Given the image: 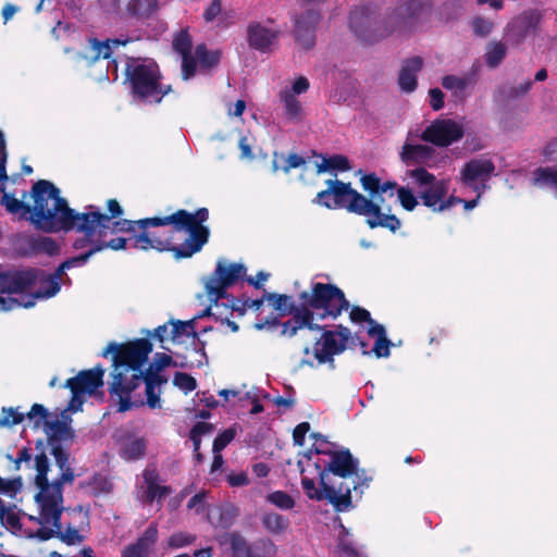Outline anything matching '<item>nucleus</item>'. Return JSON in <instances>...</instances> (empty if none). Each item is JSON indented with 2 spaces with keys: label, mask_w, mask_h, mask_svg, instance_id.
Here are the masks:
<instances>
[{
  "label": "nucleus",
  "mask_w": 557,
  "mask_h": 557,
  "mask_svg": "<svg viewBox=\"0 0 557 557\" xmlns=\"http://www.w3.org/2000/svg\"><path fill=\"white\" fill-rule=\"evenodd\" d=\"M60 470L62 471L61 475L49 483L47 494L39 504V507H44L45 512L51 515L52 518L55 517V520H58V512H60V506L63 503V484H72L75 479L74 471L70 466Z\"/></svg>",
  "instance_id": "6ab92c4d"
},
{
  "label": "nucleus",
  "mask_w": 557,
  "mask_h": 557,
  "mask_svg": "<svg viewBox=\"0 0 557 557\" xmlns=\"http://www.w3.org/2000/svg\"><path fill=\"white\" fill-rule=\"evenodd\" d=\"M532 82L530 79L521 83L519 86H503L499 88V96L504 100H513L523 97L530 90Z\"/></svg>",
  "instance_id": "8fccbe9b"
},
{
  "label": "nucleus",
  "mask_w": 557,
  "mask_h": 557,
  "mask_svg": "<svg viewBox=\"0 0 557 557\" xmlns=\"http://www.w3.org/2000/svg\"><path fill=\"white\" fill-rule=\"evenodd\" d=\"M171 493L172 488L168 485L149 484L145 491L144 502L151 505L154 500L160 502Z\"/></svg>",
  "instance_id": "3c124183"
},
{
  "label": "nucleus",
  "mask_w": 557,
  "mask_h": 557,
  "mask_svg": "<svg viewBox=\"0 0 557 557\" xmlns=\"http://www.w3.org/2000/svg\"><path fill=\"white\" fill-rule=\"evenodd\" d=\"M195 54L199 64L207 69L216 66L221 60V52L219 50H208L205 44L196 47Z\"/></svg>",
  "instance_id": "79ce46f5"
},
{
  "label": "nucleus",
  "mask_w": 557,
  "mask_h": 557,
  "mask_svg": "<svg viewBox=\"0 0 557 557\" xmlns=\"http://www.w3.org/2000/svg\"><path fill=\"white\" fill-rule=\"evenodd\" d=\"M158 541V525L150 523L144 533L136 540V543L148 554Z\"/></svg>",
  "instance_id": "603ef678"
},
{
  "label": "nucleus",
  "mask_w": 557,
  "mask_h": 557,
  "mask_svg": "<svg viewBox=\"0 0 557 557\" xmlns=\"http://www.w3.org/2000/svg\"><path fill=\"white\" fill-rule=\"evenodd\" d=\"M541 13L537 10L524 11L516 16L506 27L505 37L512 45H519L529 35L535 32L540 22Z\"/></svg>",
  "instance_id": "a211bd4d"
},
{
  "label": "nucleus",
  "mask_w": 557,
  "mask_h": 557,
  "mask_svg": "<svg viewBox=\"0 0 557 557\" xmlns=\"http://www.w3.org/2000/svg\"><path fill=\"white\" fill-rule=\"evenodd\" d=\"M42 276L38 268L12 269L0 272V294H23L33 289Z\"/></svg>",
  "instance_id": "2eb2a0df"
},
{
  "label": "nucleus",
  "mask_w": 557,
  "mask_h": 557,
  "mask_svg": "<svg viewBox=\"0 0 557 557\" xmlns=\"http://www.w3.org/2000/svg\"><path fill=\"white\" fill-rule=\"evenodd\" d=\"M196 541V535L187 532L173 533L169 540L168 545L171 548H182L193 544Z\"/></svg>",
  "instance_id": "bf43d9fd"
},
{
  "label": "nucleus",
  "mask_w": 557,
  "mask_h": 557,
  "mask_svg": "<svg viewBox=\"0 0 557 557\" xmlns=\"http://www.w3.org/2000/svg\"><path fill=\"white\" fill-rule=\"evenodd\" d=\"M235 435L236 430L234 428H228L222 431L213 441V453H220L235 438Z\"/></svg>",
  "instance_id": "052dcab7"
},
{
  "label": "nucleus",
  "mask_w": 557,
  "mask_h": 557,
  "mask_svg": "<svg viewBox=\"0 0 557 557\" xmlns=\"http://www.w3.org/2000/svg\"><path fill=\"white\" fill-rule=\"evenodd\" d=\"M208 219L207 208H199L195 212L178 209L169 215L144 218L138 234L134 236L133 248L171 251L177 260L190 258L209 240L210 230L203 225Z\"/></svg>",
  "instance_id": "f03ea898"
},
{
  "label": "nucleus",
  "mask_w": 557,
  "mask_h": 557,
  "mask_svg": "<svg viewBox=\"0 0 557 557\" xmlns=\"http://www.w3.org/2000/svg\"><path fill=\"white\" fill-rule=\"evenodd\" d=\"M397 196L401 207L406 211H413L414 208L418 206V197L414 196L413 191L408 187H398Z\"/></svg>",
  "instance_id": "13d9d810"
},
{
  "label": "nucleus",
  "mask_w": 557,
  "mask_h": 557,
  "mask_svg": "<svg viewBox=\"0 0 557 557\" xmlns=\"http://www.w3.org/2000/svg\"><path fill=\"white\" fill-rule=\"evenodd\" d=\"M104 369L98 364L92 369L82 370L75 376L66 380L64 387L83 395H92L103 386Z\"/></svg>",
  "instance_id": "4be33fe9"
},
{
  "label": "nucleus",
  "mask_w": 557,
  "mask_h": 557,
  "mask_svg": "<svg viewBox=\"0 0 557 557\" xmlns=\"http://www.w3.org/2000/svg\"><path fill=\"white\" fill-rule=\"evenodd\" d=\"M152 344L148 338H137L124 344L110 343L102 352L103 357L112 356V373L124 372L125 376L131 371L135 373L146 363Z\"/></svg>",
  "instance_id": "1a4fd4ad"
},
{
  "label": "nucleus",
  "mask_w": 557,
  "mask_h": 557,
  "mask_svg": "<svg viewBox=\"0 0 557 557\" xmlns=\"http://www.w3.org/2000/svg\"><path fill=\"white\" fill-rule=\"evenodd\" d=\"M173 384L185 394L197 388V381L194 376L185 372H176L173 377Z\"/></svg>",
  "instance_id": "4d7b16f0"
},
{
  "label": "nucleus",
  "mask_w": 557,
  "mask_h": 557,
  "mask_svg": "<svg viewBox=\"0 0 557 557\" xmlns=\"http://www.w3.org/2000/svg\"><path fill=\"white\" fill-rule=\"evenodd\" d=\"M61 275L62 273L59 272V269L54 274H47L42 270V276H40L37 282V284H40L39 289L35 290L29 296H27L26 301H20L17 298L10 296L4 297L0 295V311L7 312L20 307L30 308L35 306L36 299H46L53 297L61 289V285L59 283V278Z\"/></svg>",
  "instance_id": "ddd939ff"
},
{
  "label": "nucleus",
  "mask_w": 557,
  "mask_h": 557,
  "mask_svg": "<svg viewBox=\"0 0 557 557\" xmlns=\"http://www.w3.org/2000/svg\"><path fill=\"white\" fill-rule=\"evenodd\" d=\"M124 74L134 99L160 103L164 96L172 92L171 85L162 84L160 67L153 60L128 58Z\"/></svg>",
  "instance_id": "39448f33"
},
{
  "label": "nucleus",
  "mask_w": 557,
  "mask_h": 557,
  "mask_svg": "<svg viewBox=\"0 0 557 557\" xmlns=\"http://www.w3.org/2000/svg\"><path fill=\"white\" fill-rule=\"evenodd\" d=\"M358 173L361 175L360 184L362 189L369 195L367 198L374 201L375 196L380 195L381 178L374 172L362 173V171L359 170Z\"/></svg>",
  "instance_id": "37998d69"
},
{
  "label": "nucleus",
  "mask_w": 557,
  "mask_h": 557,
  "mask_svg": "<svg viewBox=\"0 0 557 557\" xmlns=\"http://www.w3.org/2000/svg\"><path fill=\"white\" fill-rule=\"evenodd\" d=\"M406 174L411 180L413 186L420 190L432 186L438 181L436 176L429 172L424 166H417L416 169L408 170Z\"/></svg>",
  "instance_id": "e433bc0d"
},
{
  "label": "nucleus",
  "mask_w": 557,
  "mask_h": 557,
  "mask_svg": "<svg viewBox=\"0 0 557 557\" xmlns=\"http://www.w3.org/2000/svg\"><path fill=\"white\" fill-rule=\"evenodd\" d=\"M224 543L228 544L232 557H247L250 543L239 532L226 533Z\"/></svg>",
  "instance_id": "c9c22d12"
},
{
  "label": "nucleus",
  "mask_w": 557,
  "mask_h": 557,
  "mask_svg": "<svg viewBox=\"0 0 557 557\" xmlns=\"http://www.w3.org/2000/svg\"><path fill=\"white\" fill-rule=\"evenodd\" d=\"M99 251H100V248L96 247V245L94 243L92 246L86 252L81 253L76 257H72V258L65 260L64 262H62L60 264V267L58 268L59 272L63 274L65 269L85 264L91 256H94L95 253H97Z\"/></svg>",
  "instance_id": "864d4df0"
},
{
  "label": "nucleus",
  "mask_w": 557,
  "mask_h": 557,
  "mask_svg": "<svg viewBox=\"0 0 557 557\" xmlns=\"http://www.w3.org/2000/svg\"><path fill=\"white\" fill-rule=\"evenodd\" d=\"M435 154V149L429 145L411 144L408 140L401 147L399 159L406 166H424Z\"/></svg>",
  "instance_id": "b1692460"
},
{
  "label": "nucleus",
  "mask_w": 557,
  "mask_h": 557,
  "mask_svg": "<svg viewBox=\"0 0 557 557\" xmlns=\"http://www.w3.org/2000/svg\"><path fill=\"white\" fill-rule=\"evenodd\" d=\"M305 163L306 159L297 153L285 157L284 153L274 152L271 168L274 173L278 170L288 173L292 169L300 168Z\"/></svg>",
  "instance_id": "473e14b6"
},
{
  "label": "nucleus",
  "mask_w": 557,
  "mask_h": 557,
  "mask_svg": "<svg viewBox=\"0 0 557 557\" xmlns=\"http://www.w3.org/2000/svg\"><path fill=\"white\" fill-rule=\"evenodd\" d=\"M27 246L33 253H47L48 256H57L60 252L58 243L47 236H29L26 240Z\"/></svg>",
  "instance_id": "2f4dec72"
},
{
  "label": "nucleus",
  "mask_w": 557,
  "mask_h": 557,
  "mask_svg": "<svg viewBox=\"0 0 557 557\" xmlns=\"http://www.w3.org/2000/svg\"><path fill=\"white\" fill-rule=\"evenodd\" d=\"M348 24L356 37L367 45H373L389 34L385 24L366 7H356L351 10Z\"/></svg>",
  "instance_id": "f8f14e48"
},
{
  "label": "nucleus",
  "mask_w": 557,
  "mask_h": 557,
  "mask_svg": "<svg viewBox=\"0 0 557 557\" xmlns=\"http://www.w3.org/2000/svg\"><path fill=\"white\" fill-rule=\"evenodd\" d=\"M172 47L175 52L181 55H186L191 53L193 49V39L188 33V29H181L172 41Z\"/></svg>",
  "instance_id": "de8ad7c7"
},
{
  "label": "nucleus",
  "mask_w": 557,
  "mask_h": 557,
  "mask_svg": "<svg viewBox=\"0 0 557 557\" xmlns=\"http://www.w3.org/2000/svg\"><path fill=\"white\" fill-rule=\"evenodd\" d=\"M0 191L2 193L0 205L11 214L21 213V218L29 221L36 230L48 234L71 231L82 233L84 236L76 238L73 243L74 249L91 247L94 243L107 236L100 233L97 225H92L90 232L83 230L82 212L70 208L67 200L61 196L60 189L49 181L39 180L32 186L33 207L24 201L26 191L23 193L22 199L7 193L3 186L0 187Z\"/></svg>",
  "instance_id": "f257e3e1"
},
{
  "label": "nucleus",
  "mask_w": 557,
  "mask_h": 557,
  "mask_svg": "<svg viewBox=\"0 0 557 557\" xmlns=\"http://www.w3.org/2000/svg\"><path fill=\"white\" fill-rule=\"evenodd\" d=\"M265 502L281 510H292L296 505L294 497L285 491H274L269 493L265 496Z\"/></svg>",
  "instance_id": "c03bdc74"
},
{
  "label": "nucleus",
  "mask_w": 557,
  "mask_h": 557,
  "mask_svg": "<svg viewBox=\"0 0 557 557\" xmlns=\"http://www.w3.org/2000/svg\"><path fill=\"white\" fill-rule=\"evenodd\" d=\"M465 129L461 124L451 119H435L420 134V139L436 147H449L461 140Z\"/></svg>",
  "instance_id": "4468645a"
},
{
  "label": "nucleus",
  "mask_w": 557,
  "mask_h": 557,
  "mask_svg": "<svg viewBox=\"0 0 557 557\" xmlns=\"http://www.w3.org/2000/svg\"><path fill=\"white\" fill-rule=\"evenodd\" d=\"M1 527L11 530H20L22 524L20 517L14 512L13 508L4 506V513L0 518Z\"/></svg>",
  "instance_id": "e2e57ef3"
},
{
  "label": "nucleus",
  "mask_w": 557,
  "mask_h": 557,
  "mask_svg": "<svg viewBox=\"0 0 557 557\" xmlns=\"http://www.w3.org/2000/svg\"><path fill=\"white\" fill-rule=\"evenodd\" d=\"M107 213H102L95 206H89L87 211L82 212V228L90 232L92 230V225H97L100 228V233L108 234L111 221L121 218L124 210L119 201L112 198L107 201Z\"/></svg>",
  "instance_id": "f3484780"
},
{
  "label": "nucleus",
  "mask_w": 557,
  "mask_h": 557,
  "mask_svg": "<svg viewBox=\"0 0 557 557\" xmlns=\"http://www.w3.org/2000/svg\"><path fill=\"white\" fill-rule=\"evenodd\" d=\"M298 299L301 308L312 313V322L325 319L336 320L350 307L344 292L331 283H312L310 290L301 292Z\"/></svg>",
  "instance_id": "423d86ee"
},
{
  "label": "nucleus",
  "mask_w": 557,
  "mask_h": 557,
  "mask_svg": "<svg viewBox=\"0 0 557 557\" xmlns=\"http://www.w3.org/2000/svg\"><path fill=\"white\" fill-rule=\"evenodd\" d=\"M448 193V183L445 180H440L432 186L419 191V198L422 203L430 208L432 211L437 212L442 199L446 198Z\"/></svg>",
  "instance_id": "c85d7f7f"
},
{
  "label": "nucleus",
  "mask_w": 557,
  "mask_h": 557,
  "mask_svg": "<svg viewBox=\"0 0 557 557\" xmlns=\"http://www.w3.org/2000/svg\"><path fill=\"white\" fill-rule=\"evenodd\" d=\"M260 521L262 528L272 535L284 534L290 527L289 518L275 511H263Z\"/></svg>",
  "instance_id": "c756f323"
},
{
  "label": "nucleus",
  "mask_w": 557,
  "mask_h": 557,
  "mask_svg": "<svg viewBox=\"0 0 557 557\" xmlns=\"http://www.w3.org/2000/svg\"><path fill=\"white\" fill-rule=\"evenodd\" d=\"M506 55V47L503 42H491L485 52V63L488 67H497Z\"/></svg>",
  "instance_id": "a18cd8bd"
},
{
  "label": "nucleus",
  "mask_w": 557,
  "mask_h": 557,
  "mask_svg": "<svg viewBox=\"0 0 557 557\" xmlns=\"http://www.w3.org/2000/svg\"><path fill=\"white\" fill-rule=\"evenodd\" d=\"M39 518L37 521L41 527L37 530L36 536L40 541H48L52 537H58L62 543L66 545H75L79 544L84 541V536L79 534V529L83 524L89 523L88 513L82 512V509H72L71 512L78 516L81 518L79 525H73L67 523L66 527L62 528L61 516L64 510L63 506H60V512H58V520L55 517L52 518L51 515L45 512L44 507H39Z\"/></svg>",
  "instance_id": "9d476101"
},
{
  "label": "nucleus",
  "mask_w": 557,
  "mask_h": 557,
  "mask_svg": "<svg viewBox=\"0 0 557 557\" xmlns=\"http://www.w3.org/2000/svg\"><path fill=\"white\" fill-rule=\"evenodd\" d=\"M264 298L278 312L280 317L293 312V307H299L292 300L290 296L285 294L264 293Z\"/></svg>",
  "instance_id": "f704fd0d"
},
{
  "label": "nucleus",
  "mask_w": 557,
  "mask_h": 557,
  "mask_svg": "<svg viewBox=\"0 0 557 557\" xmlns=\"http://www.w3.org/2000/svg\"><path fill=\"white\" fill-rule=\"evenodd\" d=\"M141 224V219L139 220H127L120 219L116 221H111V225L113 226V232H122L131 234L129 240L132 243V247H134V236L138 234L139 225Z\"/></svg>",
  "instance_id": "09e8293b"
},
{
  "label": "nucleus",
  "mask_w": 557,
  "mask_h": 557,
  "mask_svg": "<svg viewBox=\"0 0 557 557\" xmlns=\"http://www.w3.org/2000/svg\"><path fill=\"white\" fill-rule=\"evenodd\" d=\"M423 60L420 57L406 59L398 75V85L405 92H412L417 89V74L422 70Z\"/></svg>",
  "instance_id": "bb28decb"
},
{
  "label": "nucleus",
  "mask_w": 557,
  "mask_h": 557,
  "mask_svg": "<svg viewBox=\"0 0 557 557\" xmlns=\"http://www.w3.org/2000/svg\"><path fill=\"white\" fill-rule=\"evenodd\" d=\"M111 5L121 17L144 21L157 12L159 0H112Z\"/></svg>",
  "instance_id": "412c9836"
},
{
  "label": "nucleus",
  "mask_w": 557,
  "mask_h": 557,
  "mask_svg": "<svg viewBox=\"0 0 557 557\" xmlns=\"http://www.w3.org/2000/svg\"><path fill=\"white\" fill-rule=\"evenodd\" d=\"M495 171V165L490 159H472L467 162L461 171L462 182L471 187L476 181L486 182Z\"/></svg>",
  "instance_id": "a878e982"
},
{
  "label": "nucleus",
  "mask_w": 557,
  "mask_h": 557,
  "mask_svg": "<svg viewBox=\"0 0 557 557\" xmlns=\"http://www.w3.org/2000/svg\"><path fill=\"white\" fill-rule=\"evenodd\" d=\"M276 553V546L272 540L267 537L257 539L249 544L247 557H272Z\"/></svg>",
  "instance_id": "4c0bfd02"
},
{
  "label": "nucleus",
  "mask_w": 557,
  "mask_h": 557,
  "mask_svg": "<svg viewBox=\"0 0 557 557\" xmlns=\"http://www.w3.org/2000/svg\"><path fill=\"white\" fill-rule=\"evenodd\" d=\"M432 10L430 0H407L396 9L397 16L408 25H414L428 17Z\"/></svg>",
  "instance_id": "393cba45"
},
{
  "label": "nucleus",
  "mask_w": 557,
  "mask_h": 557,
  "mask_svg": "<svg viewBox=\"0 0 557 557\" xmlns=\"http://www.w3.org/2000/svg\"><path fill=\"white\" fill-rule=\"evenodd\" d=\"M249 46L259 51L270 48L277 37V33L262 26L260 23H251L247 28Z\"/></svg>",
  "instance_id": "cd10ccee"
},
{
  "label": "nucleus",
  "mask_w": 557,
  "mask_h": 557,
  "mask_svg": "<svg viewBox=\"0 0 557 557\" xmlns=\"http://www.w3.org/2000/svg\"><path fill=\"white\" fill-rule=\"evenodd\" d=\"M471 27L475 36L487 37L494 28V22L483 16H474L471 21Z\"/></svg>",
  "instance_id": "6e6d98bb"
},
{
  "label": "nucleus",
  "mask_w": 557,
  "mask_h": 557,
  "mask_svg": "<svg viewBox=\"0 0 557 557\" xmlns=\"http://www.w3.org/2000/svg\"><path fill=\"white\" fill-rule=\"evenodd\" d=\"M104 237H101L99 240L95 243L96 247L100 248V251L110 248L112 250H124L127 247V243L131 242L129 238L124 237H115L110 240H104Z\"/></svg>",
  "instance_id": "0e129e2a"
},
{
  "label": "nucleus",
  "mask_w": 557,
  "mask_h": 557,
  "mask_svg": "<svg viewBox=\"0 0 557 557\" xmlns=\"http://www.w3.org/2000/svg\"><path fill=\"white\" fill-rule=\"evenodd\" d=\"M289 314L292 318L283 323L277 318H265L263 321L256 323L255 326L257 330H263L265 325L281 324V334L288 337L295 336L299 330L305 327L310 331H321L323 329L322 325L312 322V313L308 309L301 308L300 305L299 307H293V312Z\"/></svg>",
  "instance_id": "dca6fc26"
},
{
  "label": "nucleus",
  "mask_w": 557,
  "mask_h": 557,
  "mask_svg": "<svg viewBox=\"0 0 557 557\" xmlns=\"http://www.w3.org/2000/svg\"><path fill=\"white\" fill-rule=\"evenodd\" d=\"M45 428L49 435L48 441L51 445L57 444L55 442H59L60 440H72L74 436V432L65 421L58 419L53 421H46Z\"/></svg>",
  "instance_id": "72a5a7b5"
},
{
  "label": "nucleus",
  "mask_w": 557,
  "mask_h": 557,
  "mask_svg": "<svg viewBox=\"0 0 557 557\" xmlns=\"http://www.w3.org/2000/svg\"><path fill=\"white\" fill-rule=\"evenodd\" d=\"M161 371H157L154 366L149 367L143 371L141 369L132 373L131 376H125L124 372L111 373L112 382L109 384V394L111 397L117 399V411L125 412L131 410L133 407L144 405V401L137 404L131 400V394L140 386L141 383H152L161 386L168 382L166 377L160 374Z\"/></svg>",
  "instance_id": "0eeeda50"
},
{
  "label": "nucleus",
  "mask_w": 557,
  "mask_h": 557,
  "mask_svg": "<svg viewBox=\"0 0 557 557\" xmlns=\"http://www.w3.org/2000/svg\"><path fill=\"white\" fill-rule=\"evenodd\" d=\"M351 169L350 162L347 157L343 154H334L323 159L322 163L317 164V172L323 173L329 170H338L342 172L349 171Z\"/></svg>",
  "instance_id": "ea45409f"
},
{
  "label": "nucleus",
  "mask_w": 557,
  "mask_h": 557,
  "mask_svg": "<svg viewBox=\"0 0 557 557\" xmlns=\"http://www.w3.org/2000/svg\"><path fill=\"white\" fill-rule=\"evenodd\" d=\"M25 419V414L17 412L14 408L3 407L1 410V417H0V429L1 428H11L13 425H17L22 423Z\"/></svg>",
  "instance_id": "5fc2aeb1"
},
{
  "label": "nucleus",
  "mask_w": 557,
  "mask_h": 557,
  "mask_svg": "<svg viewBox=\"0 0 557 557\" xmlns=\"http://www.w3.org/2000/svg\"><path fill=\"white\" fill-rule=\"evenodd\" d=\"M146 386V396H147V405L151 409L161 408V400H160V389L159 385H154L152 383L145 384Z\"/></svg>",
  "instance_id": "774afa93"
},
{
  "label": "nucleus",
  "mask_w": 557,
  "mask_h": 557,
  "mask_svg": "<svg viewBox=\"0 0 557 557\" xmlns=\"http://www.w3.org/2000/svg\"><path fill=\"white\" fill-rule=\"evenodd\" d=\"M322 334L313 345V356L319 364H327L331 370L336 368L334 357L343 354L347 348L355 346V339L358 335H352L351 331L337 324L335 330H321Z\"/></svg>",
  "instance_id": "9b49d317"
},
{
  "label": "nucleus",
  "mask_w": 557,
  "mask_h": 557,
  "mask_svg": "<svg viewBox=\"0 0 557 557\" xmlns=\"http://www.w3.org/2000/svg\"><path fill=\"white\" fill-rule=\"evenodd\" d=\"M131 39H107L99 40L97 38H89L88 46L86 52H81L77 54L79 60L85 61L87 64H94L100 59H109L113 52L114 48L119 46H124L129 42Z\"/></svg>",
  "instance_id": "5701e85b"
},
{
  "label": "nucleus",
  "mask_w": 557,
  "mask_h": 557,
  "mask_svg": "<svg viewBox=\"0 0 557 557\" xmlns=\"http://www.w3.org/2000/svg\"><path fill=\"white\" fill-rule=\"evenodd\" d=\"M281 99L285 107V113L288 120L300 121L302 114V106L294 94L286 90L281 94Z\"/></svg>",
  "instance_id": "a19ab883"
},
{
  "label": "nucleus",
  "mask_w": 557,
  "mask_h": 557,
  "mask_svg": "<svg viewBox=\"0 0 557 557\" xmlns=\"http://www.w3.org/2000/svg\"><path fill=\"white\" fill-rule=\"evenodd\" d=\"M325 183L327 188L317 194L314 203L327 209H346L350 213L366 216V223L372 230L384 227L395 233L400 228V220L395 214L383 213L380 203L366 198L350 183L339 180H327Z\"/></svg>",
  "instance_id": "20e7f679"
},
{
  "label": "nucleus",
  "mask_w": 557,
  "mask_h": 557,
  "mask_svg": "<svg viewBox=\"0 0 557 557\" xmlns=\"http://www.w3.org/2000/svg\"><path fill=\"white\" fill-rule=\"evenodd\" d=\"M35 467H36V478L35 484L39 488V492L36 494L35 499L39 505L45 494L49 488V480H48V471H49V460L45 453L36 455L35 457Z\"/></svg>",
  "instance_id": "7c9ffc66"
},
{
  "label": "nucleus",
  "mask_w": 557,
  "mask_h": 557,
  "mask_svg": "<svg viewBox=\"0 0 557 557\" xmlns=\"http://www.w3.org/2000/svg\"><path fill=\"white\" fill-rule=\"evenodd\" d=\"M146 442L144 438H134L123 444L121 457L125 460H138L144 457Z\"/></svg>",
  "instance_id": "58836bf2"
},
{
  "label": "nucleus",
  "mask_w": 557,
  "mask_h": 557,
  "mask_svg": "<svg viewBox=\"0 0 557 557\" xmlns=\"http://www.w3.org/2000/svg\"><path fill=\"white\" fill-rule=\"evenodd\" d=\"M317 455H327L330 460L322 467L314 462L319 474L320 488L313 479L302 475L301 486L309 499L327 500L337 512L351 506V491L363 493L372 480L364 470H359V460L348 448L339 450L317 449Z\"/></svg>",
  "instance_id": "7ed1b4c3"
},
{
  "label": "nucleus",
  "mask_w": 557,
  "mask_h": 557,
  "mask_svg": "<svg viewBox=\"0 0 557 557\" xmlns=\"http://www.w3.org/2000/svg\"><path fill=\"white\" fill-rule=\"evenodd\" d=\"M51 446V455L53 456L55 465L59 467V469L69 467L70 454L62 447L60 443L52 444Z\"/></svg>",
  "instance_id": "338daca9"
},
{
  "label": "nucleus",
  "mask_w": 557,
  "mask_h": 557,
  "mask_svg": "<svg viewBox=\"0 0 557 557\" xmlns=\"http://www.w3.org/2000/svg\"><path fill=\"white\" fill-rule=\"evenodd\" d=\"M245 274L246 267L242 263L218 261L213 273L205 283L206 294L213 301V305L206 310V314L222 318L223 312L220 311V299L225 298L227 288L235 285Z\"/></svg>",
  "instance_id": "6e6552de"
},
{
  "label": "nucleus",
  "mask_w": 557,
  "mask_h": 557,
  "mask_svg": "<svg viewBox=\"0 0 557 557\" xmlns=\"http://www.w3.org/2000/svg\"><path fill=\"white\" fill-rule=\"evenodd\" d=\"M468 85V78L458 77L455 75H446L442 79V86L448 90L455 89L457 91H465Z\"/></svg>",
  "instance_id": "680f3d73"
},
{
  "label": "nucleus",
  "mask_w": 557,
  "mask_h": 557,
  "mask_svg": "<svg viewBox=\"0 0 557 557\" xmlns=\"http://www.w3.org/2000/svg\"><path fill=\"white\" fill-rule=\"evenodd\" d=\"M321 20L317 10H307L294 20V36L296 41L306 50L315 45V28Z\"/></svg>",
  "instance_id": "aec40b11"
},
{
  "label": "nucleus",
  "mask_w": 557,
  "mask_h": 557,
  "mask_svg": "<svg viewBox=\"0 0 557 557\" xmlns=\"http://www.w3.org/2000/svg\"><path fill=\"white\" fill-rule=\"evenodd\" d=\"M182 57V77L187 81L193 77L197 69V58L193 53L181 55Z\"/></svg>",
  "instance_id": "69168bd1"
},
{
  "label": "nucleus",
  "mask_w": 557,
  "mask_h": 557,
  "mask_svg": "<svg viewBox=\"0 0 557 557\" xmlns=\"http://www.w3.org/2000/svg\"><path fill=\"white\" fill-rule=\"evenodd\" d=\"M169 323L172 326L170 330V338L172 341L180 339L184 335L193 336V337L197 336V333L195 332L193 320H189V321L171 320Z\"/></svg>",
  "instance_id": "49530a36"
}]
</instances>
